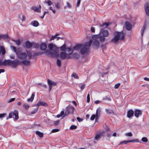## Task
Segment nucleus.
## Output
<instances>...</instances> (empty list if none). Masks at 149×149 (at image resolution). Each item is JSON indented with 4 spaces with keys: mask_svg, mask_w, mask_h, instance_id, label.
I'll return each mask as SVG.
<instances>
[{
    "mask_svg": "<svg viewBox=\"0 0 149 149\" xmlns=\"http://www.w3.org/2000/svg\"><path fill=\"white\" fill-rule=\"evenodd\" d=\"M93 40H90L88 42L84 45H82L80 50V53L82 55L88 54L90 52L89 48L92 43Z\"/></svg>",
    "mask_w": 149,
    "mask_h": 149,
    "instance_id": "f257e3e1",
    "label": "nucleus"
},
{
    "mask_svg": "<svg viewBox=\"0 0 149 149\" xmlns=\"http://www.w3.org/2000/svg\"><path fill=\"white\" fill-rule=\"evenodd\" d=\"M114 36L111 40V42L116 43L119 40H122L124 39L125 34L123 32H115L114 33Z\"/></svg>",
    "mask_w": 149,
    "mask_h": 149,
    "instance_id": "f03ea898",
    "label": "nucleus"
},
{
    "mask_svg": "<svg viewBox=\"0 0 149 149\" xmlns=\"http://www.w3.org/2000/svg\"><path fill=\"white\" fill-rule=\"evenodd\" d=\"M16 55L18 58L21 60L25 59L27 57V54L25 52H21L17 51L16 52Z\"/></svg>",
    "mask_w": 149,
    "mask_h": 149,
    "instance_id": "7ed1b4c3",
    "label": "nucleus"
},
{
    "mask_svg": "<svg viewBox=\"0 0 149 149\" xmlns=\"http://www.w3.org/2000/svg\"><path fill=\"white\" fill-rule=\"evenodd\" d=\"M74 109V108L72 106H70L67 107L66 108L64 116H68L70 113H72Z\"/></svg>",
    "mask_w": 149,
    "mask_h": 149,
    "instance_id": "20e7f679",
    "label": "nucleus"
},
{
    "mask_svg": "<svg viewBox=\"0 0 149 149\" xmlns=\"http://www.w3.org/2000/svg\"><path fill=\"white\" fill-rule=\"evenodd\" d=\"M93 39H91L93 41V45L96 47H98L99 45V42L98 41V36L97 35H94L92 37Z\"/></svg>",
    "mask_w": 149,
    "mask_h": 149,
    "instance_id": "39448f33",
    "label": "nucleus"
},
{
    "mask_svg": "<svg viewBox=\"0 0 149 149\" xmlns=\"http://www.w3.org/2000/svg\"><path fill=\"white\" fill-rule=\"evenodd\" d=\"M21 64V61L18 59H16L13 61L11 60L10 65L13 68H15L18 65Z\"/></svg>",
    "mask_w": 149,
    "mask_h": 149,
    "instance_id": "423d86ee",
    "label": "nucleus"
},
{
    "mask_svg": "<svg viewBox=\"0 0 149 149\" xmlns=\"http://www.w3.org/2000/svg\"><path fill=\"white\" fill-rule=\"evenodd\" d=\"M47 83L49 87V92L51 91L53 86H56L57 85L56 83L55 82L49 79H47Z\"/></svg>",
    "mask_w": 149,
    "mask_h": 149,
    "instance_id": "0eeeda50",
    "label": "nucleus"
},
{
    "mask_svg": "<svg viewBox=\"0 0 149 149\" xmlns=\"http://www.w3.org/2000/svg\"><path fill=\"white\" fill-rule=\"evenodd\" d=\"M60 57L62 60L69 59L71 58L69 54H66L64 52H61L60 54Z\"/></svg>",
    "mask_w": 149,
    "mask_h": 149,
    "instance_id": "6e6552de",
    "label": "nucleus"
},
{
    "mask_svg": "<svg viewBox=\"0 0 149 149\" xmlns=\"http://www.w3.org/2000/svg\"><path fill=\"white\" fill-rule=\"evenodd\" d=\"M139 142V141L138 139H134L130 140L128 141H123L119 143V145H120L122 144H125L130 142L138 143Z\"/></svg>",
    "mask_w": 149,
    "mask_h": 149,
    "instance_id": "1a4fd4ad",
    "label": "nucleus"
},
{
    "mask_svg": "<svg viewBox=\"0 0 149 149\" xmlns=\"http://www.w3.org/2000/svg\"><path fill=\"white\" fill-rule=\"evenodd\" d=\"M58 56V49L57 47H55L53 51H51V56L52 57H57Z\"/></svg>",
    "mask_w": 149,
    "mask_h": 149,
    "instance_id": "9d476101",
    "label": "nucleus"
},
{
    "mask_svg": "<svg viewBox=\"0 0 149 149\" xmlns=\"http://www.w3.org/2000/svg\"><path fill=\"white\" fill-rule=\"evenodd\" d=\"M145 10L146 14L147 16H149V3L146 2L145 4Z\"/></svg>",
    "mask_w": 149,
    "mask_h": 149,
    "instance_id": "9b49d317",
    "label": "nucleus"
},
{
    "mask_svg": "<svg viewBox=\"0 0 149 149\" xmlns=\"http://www.w3.org/2000/svg\"><path fill=\"white\" fill-rule=\"evenodd\" d=\"M100 33L104 37H107L109 36V32L107 30H103L102 29H101Z\"/></svg>",
    "mask_w": 149,
    "mask_h": 149,
    "instance_id": "f8f14e48",
    "label": "nucleus"
},
{
    "mask_svg": "<svg viewBox=\"0 0 149 149\" xmlns=\"http://www.w3.org/2000/svg\"><path fill=\"white\" fill-rule=\"evenodd\" d=\"M142 111L141 110L137 109L135 111L134 114L136 117L138 118L142 114Z\"/></svg>",
    "mask_w": 149,
    "mask_h": 149,
    "instance_id": "ddd939ff",
    "label": "nucleus"
},
{
    "mask_svg": "<svg viewBox=\"0 0 149 149\" xmlns=\"http://www.w3.org/2000/svg\"><path fill=\"white\" fill-rule=\"evenodd\" d=\"M110 22L104 23L99 25V26L100 27H102L103 28H107L110 24H111Z\"/></svg>",
    "mask_w": 149,
    "mask_h": 149,
    "instance_id": "4468645a",
    "label": "nucleus"
},
{
    "mask_svg": "<svg viewBox=\"0 0 149 149\" xmlns=\"http://www.w3.org/2000/svg\"><path fill=\"white\" fill-rule=\"evenodd\" d=\"M134 114V111L131 110H129L127 112V117L128 118H130L133 116Z\"/></svg>",
    "mask_w": 149,
    "mask_h": 149,
    "instance_id": "2eb2a0df",
    "label": "nucleus"
},
{
    "mask_svg": "<svg viewBox=\"0 0 149 149\" xmlns=\"http://www.w3.org/2000/svg\"><path fill=\"white\" fill-rule=\"evenodd\" d=\"M125 26L126 29L128 30H131L132 28V25L128 22H126L125 23Z\"/></svg>",
    "mask_w": 149,
    "mask_h": 149,
    "instance_id": "dca6fc26",
    "label": "nucleus"
},
{
    "mask_svg": "<svg viewBox=\"0 0 149 149\" xmlns=\"http://www.w3.org/2000/svg\"><path fill=\"white\" fill-rule=\"evenodd\" d=\"M47 45L45 43H42L40 45V49L42 50H45L47 47Z\"/></svg>",
    "mask_w": 149,
    "mask_h": 149,
    "instance_id": "f3484780",
    "label": "nucleus"
},
{
    "mask_svg": "<svg viewBox=\"0 0 149 149\" xmlns=\"http://www.w3.org/2000/svg\"><path fill=\"white\" fill-rule=\"evenodd\" d=\"M21 64L22 63L25 66H28L30 65V62L29 61L27 60H24L21 61Z\"/></svg>",
    "mask_w": 149,
    "mask_h": 149,
    "instance_id": "a211bd4d",
    "label": "nucleus"
},
{
    "mask_svg": "<svg viewBox=\"0 0 149 149\" xmlns=\"http://www.w3.org/2000/svg\"><path fill=\"white\" fill-rule=\"evenodd\" d=\"M13 114L15 116V119L17 120L19 118L18 113L17 110H15L13 112Z\"/></svg>",
    "mask_w": 149,
    "mask_h": 149,
    "instance_id": "6ab92c4d",
    "label": "nucleus"
},
{
    "mask_svg": "<svg viewBox=\"0 0 149 149\" xmlns=\"http://www.w3.org/2000/svg\"><path fill=\"white\" fill-rule=\"evenodd\" d=\"M82 44H78L75 45L73 47V49L74 50H78L79 49L81 50Z\"/></svg>",
    "mask_w": 149,
    "mask_h": 149,
    "instance_id": "aec40b11",
    "label": "nucleus"
},
{
    "mask_svg": "<svg viewBox=\"0 0 149 149\" xmlns=\"http://www.w3.org/2000/svg\"><path fill=\"white\" fill-rule=\"evenodd\" d=\"M9 38V37L7 34H5L3 35L1 34L0 35V39H8Z\"/></svg>",
    "mask_w": 149,
    "mask_h": 149,
    "instance_id": "412c9836",
    "label": "nucleus"
},
{
    "mask_svg": "<svg viewBox=\"0 0 149 149\" xmlns=\"http://www.w3.org/2000/svg\"><path fill=\"white\" fill-rule=\"evenodd\" d=\"M25 44L26 48L28 49L30 48L33 46L32 44L29 41H27Z\"/></svg>",
    "mask_w": 149,
    "mask_h": 149,
    "instance_id": "4be33fe9",
    "label": "nucleus"
},
{
    "mask_svg": "<svg viewBox=\"0 0 149 149\" xmlns=\"http://www.w3.org/2000/svg\"><path fill=\"white\" fill-rule=\"evenodd\" d=\"M11 60H5L3 61L4 65H10Z\"/></svg>",
    "mask_w": 149,
    "mask_h": 149,
    "instance_id": "5701e85b",
    "label": "nucleus"
},
{
    "mask_svg": "<svg viewBox=\"0 0 149 149\" xmlns=\"http://www.w3.org/2000/svg\"><path fill=\"white\" fill-rule=\"evenodd\" d=\"M35 93H32L31 95V97L29 98L27 100V101L29 102H32L34 99V97L35 96Z\"/></svg>",
    "mask_w": 149,
    "mask_h": 149,
    "instance_id": "b1692460",
    "label": "nucleus"
},
{
    "mask_svg": "<svg viewBox=\"0 0 149 149\" xmlns=\"http://www.w3.org/2000/svg\"><path fill=\"white\" fill-rule=\"evenodd\" d=\"M48 47L49 49L51 50H52L54 49L55 47H56L52 43H50L48 44Z\"/></svg>",
    "mask_w": 149,
    "mask_h": 149,
    "instance_id": "393cba45",
    "label": "nucleus"
},
{
    "mask_svg": "<svg viewBox=\"0 0 149 149\" xmlns=\"http://www.w3.org/2000/svg\"><path fill=\"white\" fill-rule=\"evenodd\" d=\"M1 53L3 55H4L6 53L5 49L2 46L0 47V55Z\"/></svg>",
    "mask_w": 149,
    "mask_h": 149,
    "instance_id": "a878e982",
    "label": "nucleus"
},
{
    "mask_svg": "<svg viewBox=\"0 0 149 149\" xmlns=\"http://www.w3.org/2000/svg\"><path fill=\"white\" fill-rule=\"evenodd\" d=\"M100 112V109L99 108L97 109L96 110V114L95 115L96 116L95 118H97L98 119H99Z\"/></svg>",
    "mask_w": 149,
    "mask_h": 149,
    "instance_id": "bb28decb",
    "label": "nucleus"
},
{
    "mask_svg": "<svg viewBox=\"0 0 149 149\" xmlns=\"http://www.w3.org/2000/svg\"><path fill=\"white\" fill-rule=\"evenodd\" d=\"M146 25L145 24H144L143 26L142 27V28L141 29V34L142 36H143L144 33V31L146 29Z\"/></svg>",
    "mask_w": 149,
    "mask_h": 149,
    "instance_id": "cd10ccee",
    "label": "nucleus"
},
{
    "mask_svg": "<svg viewBox=\"0 0 149 149\" xmlns=\"http://www.w3.org/2000/svg\"><path fill=\"white\" fill-rule=\"evenodd\" d=\"M36 134L41 138H42L43 136V133L39 131H36Z\"/></svg>",
    "mask_w": 149,
    "mask_h": 149,
    "instance_id": "c85d7f7f",
    "label": "nucleus"
},
{
    "mask_svg": "<svg viewBox=\"0 0 149 149\" xmlns=\"http://www.w3.org/2000/svg\"><path fill=\"white\" fill-rule=\"evenodd\" d=\"M66 50H67L68 52L69 53V55H70L72 53L73 50L70 47H68L66 48Z\"/></svg>",
    "mask_w": 149,
    "mask_h": 149,
    "instance_id": "c756f323",
    "label": "nucleus"
},
{
    "mask_svg": "<svg viewBox=\"0 0 149 149\" xmlns=\"http://www.w3.org/2000/svg\"><path fill=\"white\" fill-rule=\"evenodd\" d=\"M105 111L107 113L109 114H111L112 113H114L113 111L112 110H109L108 109H105Z\"/></svg>",
    "mask_w": 149,
    "mask_h": 149,
    "instance_id": "7c9ffc66",
    "label": "nucleus"
},
{
    "mask_svg": "<svg viewBox=\"0 0 149 149\" xmlns=\"http://www.w3.org/2000/svg\"><path fill=\"white\" fill-rule=\"evenodd\" d=\"M19 17L22 21H24L25 19L24 15L22 14H21L19 15Z\"/></svg>",
    "mask_w": 149,
    "mask_h": 149,
    "instance_id": "2f4dec72",
    "label": "nucleus"
},
{
    "mask_svg": "<svg viewBox=\"0 0 149 149\" xmlns=\"http://www.w3.org/2000/svg\"><path fill=\"white\" fill-rule=\"evenodd\" d=\"M32 9L35 11L39 13L40 12V10L39 8L38 7H33L32 8Z\"/></svg>",
    "mask_w": 149,
    "mask_h": 149,
    "instance_id": "473e14b6",
    "label": "nucleus"
},
{
    "mask_svg": "<svg viewBox=\"0 0 149 149\" xmlns=\"http://www.w3.org/2000/svg\"><path fill=\"white\" fill-rule=\"evenodd\" d=\"M39 104H40V106L42 105L44 106H47L48 105L46 102L42 101L39 102Z\"/></svg>",
    "mask_w": 149,
    "mask_h": 149,
    "instance_id": "72a5a7b5",
    "label": "nucleus"
},
{
    "mask_svg": "<svg viewBox=\"0 0 149 149\" xmlns=\"http://www.w3.org/2000/svg\"><path fill=\"white\" fill-rule=\"evenodd\" d=\"M44 53L46 54L47 55H50L51 56V51L48 49H45L44 51Z\"/></svg>",
    "mask_w": 149,
    "mask_h": 149,
    "instance_id": "f704fd0d",
    "label": "nucleus"
},
{
    "mask_svg": "<svg viewBox=\"0 0 149 149\" xmlns=\"http://www.w3.org/2000/svg\"><path fill=\"white\" fill-rule=\"evenodd\" d=\"M29 105L26 103L24 104L23 105V107L26 110L28 109L29 108Z\"/></svg>",
    "mask_w": 149,
    "mask_h": 149,
    "instance_id": "c9c22d12",
    "label": "nucleus"
},
{
    "mask_svg": "<svg viewBox=\"0 0 149 149\" xmlns=\"http://www.w3.org/2000/svg\"><path fill=\"white\" fill-rule=\"evenodd\" d=\"M44 3L46 4H47L48 6H51L52 4V2L49 0L47 1H45Z\"/></svg>",
    "mask_w": 149,
    "mask_h": 149,
    "instance_id": "e433bc0d",
    "label": "nucleus"
},
{
    "mask_svg": "<svg viewBox=\"0 0 149 149\" xmlns=\"http://www.w3.org/2000/svg\"><path fill=\"white\" fill-rule=\"evenodd\" d=\"M104 37H105L103 36H101L100 37H99L98 36V39H99L102 42H104L105 41V38Z\"/></svg>",
    "mask_w": 149,
    "mask_h": 149,
    "instance_id": "4c0bfd02",
    "label": "nucleus"
},
{
    "mask_svg": "<svg viewBox=\"0 0 149 149\" xmlns=\"http://www.w3.org/2000/svg\"><path fill=\"white\" fill-rule=\"evenodd\" d=\"M10 48L14 52L16 53V52L17 51H16V49L15 47H14L13 46H10Z\"/></svg>",
    "mask_w": 149,
    "mask_h": 149,
    "instance_id": "58836bf2",
    "label": "nucleus"
},
{
    "mask_svg": "<svg viewBox=\"0 0 149 149\" xmlns=\"http://www.w3.org/2000/svg\"><path fill=\"white\" fill-rule=\"evenodd\" d=\"M100 135L99 134L96 135L94 139L97 141L100 138Z\"/></svg>",
    "mask_w": 149,
    "mask_h": 149,
    "instance_id": "ea45409f",
    "label": "nucleus"
},
{
    "mask_svg": "<svg viewBox=\"0 0 149 149\" xmlns=\"http://www.w3.org/2000/svg\"><path fill=\"white\" fill-rule=\"evenodd\" d=\"M7 114L6 113H0V119H2L3 118L6 116Z\"/></svg>",
    "mask_w": 149,
    "mask_h": 149,
    "instance_id": "a19ab883",
    "label": "nucleus"
},
{
    "mask_svg": "<svg viewBox=\"0 0 149 149\" xmlns=\"http://www.w3.org/2000/svg\"><path fill=\"white\" fill-rule=\"evenodd\" d=\"M33 25L35 27H37L39 25V23L37 21H34L33 22Z\"/></svg>",
    "mask_w": 149,
    "mask_h": 149,
    "instance_id": "79ce46f5",
    "label": "nucleus"
},
{
    "mask_svg": "<svg viewBox=\"0 0 149 149\" xmlns=\"http://www.w3.org/2000/svg\"><path fill=\"white\" fill-rule=\"evenodd\" d=\"M66 47V45L65 44H64L62 46L60 47L61 50L62 51L65 50Z\"/></svg>",
    "mask_w": 149,
    "mask_h": 149,
    "instance_id": "37998d69",
    "label": "nucleus"
},
{
    "mask_svg": "<svg viewBox=\"0 0 149 149\" xmlns=\"http://www.w3.org/2000/svg\"><path fill=\"white\" fill-rule=\"evenodd\" d=\"M12 40L15 42L16 43V45H19L20 44L21 42L19 40Z\"/></svg>",
    "mask_w": 149,
    "mask_h": 149,
    "instance_id": "c03bdc74",
    "label": "nucleus"
},
{
    "mask_svg": "<svg viewBox=\"0 0 149 149\" xmlns=\"http://www.w3.org/2000/svg\"><path fill=\"white\" fill-rule=\"evenodd\" d=\"M38 107L35 108L33 111L31 112V113L32 114H33L36 113V112L38 111Z\"/></svg>",
    "mask_w": 149,
    "mask_h": 149,
    "instance_id": "a18cd8bd",
    "label": "nucleus"
},
{
    "mask_svg": "<svg viewBox=\"0 0 149 149\" xmlns=\"http://www.w3.org/2000/svg\"><path fill=\"white\" fill-rule=\"evenodd\" d=\"M72 76L74 77L75 79H78L79 77L78 75L75 73H73L72 74Z\"/></svg>",
    "mask_w": 149,
    "mask_h": 149,
    "instance_id": "49530a36",
    "label": "nucleus"
},
{
    "mask_svg": "<svg viewBox=\"0 0 149 149\" xmlns=\"http://www.w3.org/2000/svg\"><path fill=\"white\" fill-rule=\"evenodd\" d=\"M57 64L59 67H60L61 66V61L60 60L57 59Z\"/></svg>",
    "mask_w": 149,
    "mask_h": 149,
    "instance_id": "de8ad7c7",
    "label": "nucleus"
},
{
    "mask_svg": "<svg viewBox=\"0 0 149 149\" xmlns=\"http://www.w3.org/2000/svg\"><path fill=\"white\" fill-rule=\"evenodd\" d=\"M103 100H108L109 101H110L111 100V99L110 98L107 96H105V97H104L103 98Z\"/></svg>",
    "mask_w": 149,
    "mask_h": 149,
    "instance_id": "09e8293b",
    "label": "nucleus"
},
{
    "mask_svg": "<svg viewBox=\"0 0 149 149\" xmlns=\"http://www.w3.org/2000/svg\"><path fill=\"white\" fill-rule=\"evenodd\" d=\"M55 6L57 9H59L60 8L61 4L59 3H57L55 4Z\"/></svg>",
    "mask_w": 149,
    "mask_h": 149,
    "instance_id": "8fccbe9b",
    "label": "nucleus"
},
{
    "mask_svg": "<svg viewBox=\"0 0 149 149\" xmlns=\"http://www.w3.org/2000/svg\"><path fill=\"white\" fill-rule=\"evenodd\" d=\"M77 128V126L75 125H72L70 128V129L71 130H74L76 129Z\"/></svg>",
    "mask_w": 149,
    "mask_h": 149,
    "instance_id": "3c124183",
    "label": "nucleus"
},
{
    "mask_svg": "<svg viewBox=\"0 0 149 149\" xmlns=\"http://www.w3.org/2000/svg\"><path fill=\"white\" fill-rule=\"evenodd\" d=\"M43 53V52H35L34 53V55L35 56H37L41 55Z\"/></svg>",
    "mask_w": 149,
    "mask_h": 149,
    "instance_id": "603ef678",
    "label": "nucleus"
},
{
    "mask_svg": "<svg viewBox=\"0 0 149 149\" xmlns=\"http://www.w3.org/2000/svg\"><path fill=\"white\" fill-rule=\"evenodd\" d=\"M125 135L127 136H132V134L131 132H129L125 133Z\"/></svg>",
    "mask_w": 149,
    "mask_h": 149,
    "instance_id": "864d4df0",
    "label": "nucleus"
},
{
    "mask_svg": "<svg viewBox=\"0 0 149 149\" xmlns=\"http://www.w3.org/2000/svg\"><path fill=\"white\" fill-rule=\"evenodd\" d=\"M141 141L143 142H146L148 141V139L146 137H143L142 138Z\"/></svg>",
    "mask_w": 149,
    "mask_h": 149,
    "instance_id": "5fc2aeb1",
    "label": "nucleus"
},
{
    "mask_svg": "<svg viewBox=\"0 0 149 149\" xmlns=\"http://www.w3.org/2000/svg\"><path fill=\"white\" fill-rule=\"evenodd\" d=\"M59 35V34H56L55 36H52L50 39L51 40H54L55 38H56V37L57 36H58Z\"/></svg>",
    "mask_w": 149,
    "mask_h": 149,
    "instance_id": "6e6d98bb",
    "label": "nucleus"
},
{
    "mask_svg": "<svg viewBox=\"0 0 149 149\" xmlns=\"http://www.w3.org/2000/svg\"><path fill=\"white\" fill-rule=\"evenodd\" d=\"M96 116L95 114H93L91 117L90 119L91 120H94Z\"/></svg>",
    "mask_w": 149,
    "mask_h": 149,
    "instance_id": "4d7b16f0",
    "label": "nucleus"
},
{
    "mask_svg": "<svg viewBox=\"0 0 149 149\" xmlns=\"http://www.w3.org/2000/svg\"><path fill=\"white\" fill-rule=\"evenodd\" d=\"M87 98V102L88 103H89L90 102V95L89 94H88Z\"/></svg>",
    "mask_w": 149,
    "mask_h": 149,
    "instance_id": "13d9d810",
    "label": "nucleus"
},
{
    "mask_svg": "<svg viewBox=\"0 0 149 149\" xmlns=\"http://www.w3.org/2000/svg\"><path fill=\"white\" fill-rule=\"evenodd\" d=\"M77 119L79 122H82L83 120V119L82 118H80L79 117H77Z\"/></svg>",
    "mask_w": 149,
    "mask_h": 149,
    "instance_id": "bf43d9fd",
    "label": "nucleus"
},
{
    "mask_svg": "<svg viewBox=\"0 0 149 149\" xmlns=\"http://www.w3.org/2000/svg\"><path fill=\"white\" fill-rule=\"evenodd\" d=\"M120 83H118L116 84H115L114 88L116 89H117L120 86Z\"/></svg>",
    "mask_w": 149,
    "mask_h": 149,
    "instance_id": "052dcab7",
    "label": "nucleus"
},
{
    "mask_svg": "<svg viewBox=\"0 0 149 149\" xmlns=\"http://www.w3.org/2000/svg\"><path fill=\"white\" fill-rule=\"evenodd\" d=\"M81 2V0H78L77 1V4L76 5V7H79V6L80 5V3Z\"/></svg>",
    "mask_w": 149,
    "mask_h": 149,
    "instance_id": "680f3d73",
    "label": "nucleus"
},
{
    "mask_svg": "<svg viewBox=\"0 0 149 149\" xmlns=\"http://www.w3.org/2000/svg\"><path fill=\"white\" fill-rule=\"evenodd\" d=\"M49 9L52 11L53 13L55 14L56 13V11L55 10H53L52 8V7L51 6L50 7Z\"/></svg>",
    "mask_w": 149,
    "mask_h": 149,
    "instance_id": "e2e57ef3",
    "label": "nucleus"
},
{
    "mask_svg": "<svg viewBox=\"0 0 149 149\" xmlns=\"http://www.w3.org/2000/svg\"><path fill=\"white\" fill-rule=\"evenodd\" d=\"M58 131H59L58 129H53V130H52V132L54 133V132H58Z\"/></svg>",
    "mask_w": 149,
    "mask_h": 149,
    "instance_id": "0e129e2a",
    "label": "nucleus"
},
{
    "mask_svg": "<svg viewBox=\"0 0 149 149\" xmlns=\"http://www.w3.org/2000/svg\"><path fill=\"white\" fill-rule=\"evenodd\" d=\"M15 100V98H12L10 99L9 101H8V102L9 103L11 102H12V101H14Z\"/></svg>",
    "mask_w": 149,
    "mask_h": 149,
    "instance_id": "69168bd1",
    "label": "nucleus"
},
{
    "mask_svg": "<svg viewBox=\"0 0 149 149\" xmlns=\"http://www.w3.org/2000/svg\"><path fill=\"white\" fill-rule=\"evenodd\" d=\"M29 57V58H31L32 56L31 53V52H28L27 53Z\"/></svg>",
    "mask_w": 149,
    "mask_h": 149,
    "instance_id": "338daca9",
    "label": "nucleus"
},
{
    "mask_svg": "<svg viewBox=\"0 0 149 149\" xmlns=\"http://www.w3.org/2000/svg\"><path fill=\"white\" fill-rule=\"evenodd\" d=\"M54 123L55 125H57L59 124V121L58 120L55 121H54Z\"/></svg>",
    "mask_w": 149,
    "mask_h": 149,
    "instance_id": "774afa93",
    "label": "nucleus"
}]
</instances>
